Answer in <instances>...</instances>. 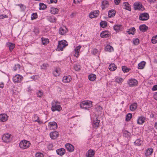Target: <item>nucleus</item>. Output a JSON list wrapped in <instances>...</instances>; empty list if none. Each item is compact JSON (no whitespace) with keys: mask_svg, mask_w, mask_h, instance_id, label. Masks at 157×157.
<instances>
[{"mask_svg":"<svg viewBox=\"0 0 157 157\" xmlns=\"http://www.w3.org/2000/svg\"><path fill=\"white\" fill-rule=\"evenodd\" d=\"M60 103L56 100H54L51 103V110L53 112L60 111L62 110V107L60 105Z\"/></svg>","mask_w":157,"mask_h":157,"instance_id":"nucleus-1","label":"nucleus"},{"mask_svg":"<svg viewBox=\"0 0 157 157\" xmlns=\"http://www.w3.org/2000/svg\"><path fill=\"white\" fill-rule=\"evenodd\" d=\"M92 106V102L88 100L83 101L80 104V107L82 109L87 110Z\"/></svg>","mask_w":157,"mask_h":157,"instance_id":"nucleus-2","label":"nucleus"},{"mask_svg":"<svg viewBox=\"0 0 157 157\" xmlns=\"http://www.w3.org/2000/svg\"><path fill=\"white\" fill-rule=\"evenodd\" d=\"M68 45L67 42L64 40H62L58 42V45L56 49L57 51H63L65 47Z\"/></svg>","mask_w":157,"mask_h":157,"instance_id":"nucleus-3","label":"nucleus"},{"mask_svg":"<svg viewBox=\"0 0 157 157\" xmlns=\"http://www.w3.org/2000/svg\"><path fill=\"white\" fill-rule=\"evenodd\" d=\"M30 142L28 140H23L19 143L20 147L22 149H26L29 148L30 146Z\"/></svg>","mask_w":157,"mask_h":157,"instance_id":"nucleus-4","label":"nucleus"},{"mask_svg":"<svg viewBox=\"0 0 157 157\" xmlns=\"http://www.w3.org/2000/svg\"><path fill=\"white\" fill-rule=\"evenodd\" d=\"M23 78V77L19 74H17L13 76L12 80L14 83L21 82Z\"/></svg>","mask_w":157,"mask_h":157,"instance_id":"nucleus-5","label":"nucleus"},{"mask_svg":"<svg viewBox=\"0 0 157 157\" xmlns=\"http://www.w3.org/2000/svg\"><path fill=\"white\" fill-rule=\"evenodd\" d=\"M138 82L137 80L134 78L129 79L127 81V83L129 86L132 87L137 86Z\"/></svg>","mask_w":157,"mask_h":157,"instance_id":"nucleus-6","label":"nucleus"},{"mask_svg":"<svg viewBox=\"0 0 157 157\" xmlns=\"http://www.w3.org/2000/svg\"><path fill=\"white\" fill-rule=\"evenodd\" d=\"M11 135L10 134H4L2 136V140L5 143H9L11 140Z\"/></svg>","mask_w":157,"mask_h":157,"instance_id":"nucleus-7","label":"nucleus"},{"mask_svg":"<svg viewBox=\"0 0 157 157\" xmlns=\"http://www.w3.org/2000/svg\"><path fill=\"white\" fill-rule=\"evenodd\" d=\"M149 18L148 14L146 13H141L139 16V19L141 21H144L147 20Z\"/></svg>","mask_w":157,"mask_h":157,"instance_id":"nucleus-8","label":"nucleus"},{"mask_svg":"<svg viewBox=\"0 0 157 157\" xmlns=\"http://www.w3.org/2000/svg\"><path fill=\"white\" fill-rule=\"evenodd\" d=\"M134 8L135 10H143L144 8L141 4L139 2H136L134 4Z\"/></svg>","mask_w":157,"mask_h":157,"instance_id":"nucleus-9","label":"nucleus"},{"mask_svg":"<svg viewBox=\"0 0 157 157\" xmlns=\"http://www.w3.org/2000/svg\"><path fill=\"white\" fill-rule=\"evenodd\" d=\"M48 126L50 129H55L57 128V124L56 123L55 121L49 122Z\"/></svg>","mask_w":157,"mask_h":157,"instance_id":"nucleus-10","label":"nucleus"},{"mask_svg":"<svg viewBox=\"0 0 157 157\" xmlns=\"http://www.w3.org/2000/svg\"><path fill=\"white\" fill-rule=\"evenodd\" d=\"M99 14V11L98 10H95L90 13L89 16L90 18H93L97 17Z\"/></svg>","mask_w":157,"mask_h":157,"instance_id":"nucleus-11","label":"nucleus"},{"mask_svg":"<svg viewBox=\"0 0 157 157\" xmlns=\"http://www.w3.org/2000/svg\"><path fill=\"white\" fill-rule=\"evenodd\" d=\"M65 146L67 150L69 152H72L74 150V147L70 144H66Z\"/></svg>","mask_w":157,"mask_h":157,"instance_id":"nucleus-12","label":"nucleus"},{"mask_svg":"<svg viewBox=\"0 0 157 157\" xmlns=\"http://www.w3.org/2000/svg\"><path fill=\"white\" fill-rule=\"evenodd\" d=\"M100 122V121L98 120L97 118L94 119L92 123L93 128H97L99 127Z\"/></svg>","mask_w":157,"mask_h":157,"instance_id":"nucleus-13","label":"nucleus"},{"mask_svg":"<svg viewBox=\"0 0 157 157\" xmlns=\"http://www.w3.org/2000/svg\"><path fill=\"white\" fill-rule=\"evenodd\" d=\"M82 47L81 46L79 45L76 47L74 49V52H75L74 56L77 58L78 57L80 50Z\"/></svg>","mask_w":157,"mask_h":157,"instance_id":"nucleus-14","label":"nucleus"},{"mask_svg":"<svg viewBox=\"0 0 157 157\" xmlns=\"http://www.w3.org/2000/svg\"><path fill=\"white\" fill-rule=\"evenodd\" d=\"M95 153L94 151L90 149L87 151L86 155V157H94Z\"/></svg>","mask_w":157,"mask_h":157,"instance_id":"nucleus-15","label":"nucleus"},{"mask_svg":"<svg viewBox=\"0 0 157 157\" xmlns=\"http://www.w3.org/2000/svg\"><path fill=\"white\" fill-rule=\"evenodd\" d=\"M146 118L142 116L139 117L137 120V123L138 124H142L145 121Z\"/></svg>","mask_w":157,"mask_h":157,"instance_id":"nucleus-16","label":"nucleus"},{"mask_svg":"<svg viewBox=\"0 0 157 157\" xmlns=\"http://www.w3.org/2000/svg\"><path fill=\"white\" fill-rule=\"evenodd\" d=\"M61 73L60 69L59 68H56L53 71V74L56 76H59Z\"/></svg>","mask_w":157,"mask_h":157,"instance_id":"nucleus-17","label":"nucleus"},{"mask_svg":"<svg viewBox=\"0 0 157 157\" xmlns=\"http://www.w3.org/2000/svg\"><path fill=\"white\" fill-rule=\"evenodd\" d=\"M110 35V32L108 31H102L100 34V36L102 38L108 37Z\"/></svg>","mask_w":157,"mask_h":157,"instance_id":"nucleus-18","label":"nucleus"},{"mask_svg":"<svg viewBox=\"0 0 157 157\" xmlns=\"http://www.w3.org/2000/svg\"><path fill=\"white\" fill-rule=\"evenodd\" d=\"M153 151V150L152 148H149L147 149L145 152V155L146 157L150 156Z\"/></svg>","mask_w":157,"mask_h":157,"instance_id":"nucleus-19","label":"nucleus"},{"mask_svg":"<svg viewBox=\"0 0 157 157\" xmlns=\"http://www.w3.org/2000/svg\"><path fill=\"white\" fill-rule=\"evenodd\" d=\"M8 116L5 113L0 114V121L5 122L8 120Z\"/></svg>","mask_w":157,"mask_h":157,"instance_id":"nucleus-20","label":"nucleus"},{"mask_svg":"<svg viewBox=\"0 0 157 157\" xmlns=\"http://www.w3.org/2000/svg\"><path fill=\"white\" fill-rule=\"evenodd\" d=\"M49 135L52 139H55L58 136L59 133L58 132L55 131L51 132Z\"/></svg>","mask_w":157,"mask_h":157,"instance_id":"nucleus-21","label":"nucleus"},{"mask_svg":"<svg viewBox=\"0 0 157 157\" xmlns=\"http://www.w3.org/2000/svg\"><path fill=\"white\" fill-rule=\"evenodd\" d=\"M71 79V77L70 75L65 76L63 77V81L64 83H68L70 82Z\"/></svg>","mask_w":157,"mask_h":157,"instance_id":"nucleus-22","label":"nucleus"},{"mask_svg":"<svg viewBox=\"0 0 157 157\" xmlns=\"http://www.w3.org/2000/svg\"><path fill=\"white\" fill-rule=\"evenodd\" d=\"M47 20L51 23H55L56 21V18L53 15L48 16L47 17Z\"/></svg>","mask_w":157,"mask_h":157,"instance_id":"nucleus-23","label":"nucleus"},{"mask_svg":"<svg viewBox=\"0 0 157 157\" xmlns=\"http://www.w3.org/2000/svg\"><path fill=\"white\" fill-rule=\"evenodd\" d=\"M109 5L108 2L106 0H104L102 2L101 7L102 10H104L108 7Z\"/></svg>","mask_w":157,"mask_h":157,"instance_id":"nucleus-24","label":"nucleus"},{"mask_svg":"<svg viewBox=\"0 0 157 157\" xmlns=\"http://www.w3.org/2000/svg\"><path fill=\"white\" fill-rule=\"evenodd\" d=\"M56 152L57 154L60 155H63L65 152V150L64 148H61L57 149Z\"/></svg>","mask_w":157,"mask_h":157,"instance_id":"nucleus-25","label":"nucleus"},{"mask_svg":"<svg viewBox=\"0 0 157 157\" xmlns=\"http://www.w3.org/2000/svg\"><path fill=\"white\" fill-rule=\"evenodd\" d=\"M116 13V11L115 10H110L108 11V16L109 17H113L115 16Z\"/></svg>","mask_w":157,"mask_h":157,"instance_id":"nucleus-26","label":"nucleus"},{"mask_svg":"<svg viewBox=\"0 0 157 157\" xmlns=\"http://www.w3.org/2000/svg\"><path fill=\"white\" fill-rule=\"evenodd\" d=\"M7 46L9 47L10 52L12 51L15 47V45L14 44L10 42H8L6 44Z\"/></svg>","mask_w":157,"mask_h":157,"instance_id":"nucleus-27","label":"nucleus"},{"mask_svg":"<svg viewBox=\"0 0 157 157\" xmlns=\"http://www.w3.org/2000/svg\"><path fill=\"white\" fill-rule=\"evenodd\" d=\"M67 31V29L65 27H60L59 30V33L61 35H63Z\"/></svg>","mask_w":157,"mask_h":157,"instance_id":"nucleus-28","label":"nucleus"},{"mask_svg":"<svg viewBox=\"0 0 157 157\" xmlns=\"http://www.w3.org/2000/svg\"><path fill=\"white\" fill-rule=\"evenodd\" d=\"M137 104L136 103H134L130 105L129 108L131 111H134L137 109Z\"/></svg>","mask_w":157,"mask_h":157,"instance_id":"nucleus-29","label":"nucleus"},{"mask_svg":"<svg viewBox=\"0 0 157 157\" xmlns=\"http://www.w3.org/2000/svg\"><path fill=\"white\" fill-rule=\"evenodd\" d=\"M123 8L129 11H131V10L130 5L127 2H124V3Z\"/></svg>","mask_w":157,"mask_h":157,"instance_id":"nucleus-30","label":"nucleus"},{"mask_svg":"<svg viewBox=\"0 0 157 157\" xmlns=\"http://www.w3.org/2000/svg\"><path fill=\"white\" fill-rule=\"evenodd\" d=\"M148 29V27L145 25H140L139 26V29L142 32H144L146 31Z\"/></svg>","mask_w":157,"mask_h":157,"instance_id":"nucleus-31","label":"nucleus"},{"mask_svg":"<svg viewBox=\"0 0 157 157\" xmlns=\"http://www.w3.org/2000/svg\"><path fill=\"white\" fill-rule=\"evenodd\" d=\"M143 142V140L141 138H140L137 139L134 142V144L137 146H140Z\"/></svg>","mask_w":157,"mask_h":157,"instance_id":"nucleus-32","label":"nucleus"},{"mask_svg":"<svg viewBox=\"0 0 157 157\" xmlns=\"http://www.w3.org/2000/svg\"><path fill=\"white\" fill-rule=\"evenodd\" d=\"M105 51L111 52L113 51V48L110 45H107L105 47Z\"/></svg>","mask_w":157,"mask_h":157,"instance_id":"nucleus-33","label":"nucleus"},{"mask_svg":"<svg viewBox=\"0 0 157 157\" xmlns=\"http://www.w3.org/2000/svg\"><path fill=\"white\" fill-rule=\"evenodd\" d=\"M135 30L136 29L134 27H132L128 29L127 32L128 34L133 35L135 33Z\"/></svg>","mask_w":157,"mask_h":157,"instance_id":"nucleus-34","label":"nucleus"},{"mask_svg":"<svg viewBox=\"0 0 157 157\" xmlns=\"http://www.w3.org/2000/svg\"><path fill=\"white\" fill-rule=\"evenodd\" d=\"M58 9L56 8L52 7L51 8L50 12L52 14H55L58 13Z\"/></svg>","mask_w":157,"mask_h":157,"instance_id":"nucleus-35","label":"nucleus"},{"mask_svg":"<svg viewBox=\"0 0 157 157\" xmlns=\"http://www.w3.org/2000/svg\"><path fill=\"white\" fill-rule=\"evenodd\" d=\"M115 82L119 84H121L123 82L124 79L122 78L116 76L115 78Z\"/></svg>","mask_w":157,"mask_h":157,"instance_id":"nucleus-36","label":"nucleus"},{"mask_svg":"<svg viewBox=\"0 0 157 157\" xmlns=\"http://www.w3.org/2000/svg\"><path fill=\"white\" fill-rule=\"evenodd\" d=\"M42 44L44 45H46L49 42V40L48 38L44 37L41 38Z\"/></svg>","mask_w":157,"mask_h":157,"instance_id":"nucleus-37","label":"nucleus"},{"mask_svg":"<svg viewBox=\"0 0 157 157\" xmlns=\"http://www.w3.org/2000/svg\"><path fill=\"white\" fill-rule=\"evenodd\" d=\"M146 63L144 61L141 62L138 64V68L139 69H143Z\"/></svg>","mask_w":157,"mask_h":157,"instance_id":"nucleus-38","label":"nucleus"},{"mask_svg":"<svg viewBox=\"0 0 157 157\" xmlns=\"http://www.w3.org/2000/svg\"><path fill=\"white\" fill-rule=\"evenodd\" d=\"M109 69L111 71H113L117 69V67L116 65L114 64H111L109 65Z\"/></svg>","mask_w":157,"mask_h":157,"instance_id":"nucleus-39","label":"nucleus"},{"mask_svg":"<svg viewBox=\"0 0 157 157\" xmlns=\"http://www.w3.org/2000/svg\"><path fill=\"white\" fill-rule=\"evenodd\" d=\"M96 75L93 74L90 75L88 76V78L89 80L92 81H94L96 79Z\"/></svg>","mask_w":157,"mask_h":157,"instance_id":"nucleus-40","label":"nucleus"},{"mask_svg":"<svg viewBox=\"0 0 157 157\" xmlns=\"http://www.w3.org/2000/svg\"><path fill=\"white\" fill-rule=\"evenodd\" d=\"M16 5L20 7L21 11H24L26 8V6L21 4H16Z\"/></svg>","mask_w":157,"mask_h":157,"instance_id":"nucleus-41","label":"nucleus"},{"mask_svg":"<svg viewBox=\"0 0 157 157\" xmlns=\"http://www.w3.org/2000/svg\"><path fill=\"white\" fill-rule=\"evenodd\" d=\"M40 8L39 9L40 10H44L45 9L46 7V6L43 3H40L39 4Z\"/></svg>","mask_w":157,"mask_h":157,"instance_id":"nucleus-42","label":"nucleus"},{"mask_svg":"<svg viewBox=\"0 0 157 157\" xmlns=\"http://www.w3.org/2000/svg\"><path fill=\"white\" fill-rule=\"evenodd\" d=\"M132 117V114L131 113H128L126 117L125 120L127 121H129Z\"/></svg>","mask_w":157,"mask_h":157,"instance_id":"nucleus-43","label":"nucleus"},{"mask_svg":"<svg viewBox=\"0 0 157 157\" xmlns=\"http://www.w3.org/2000/svg\"><path fill=\"white\" fill-rule=\"evenodd\" d=\"M151 41L153 44H155L157 43V35L152 37Z\"/></svg>","mask_w":157,"mask_h":157,"instance_id":"nucleus-44","label":"nucleus"},{"mask_svg":"<svg viewBox=\"0 0 157 157\" xmlns=\"http://www.w3.org/2000/svg\"><path fill=\"white\" fill-rule=\"evenodd\" d=\"M36 94L37 97L41 98L43 95V92L42 90H39L36 93Z\"/></svg>","mask_w":157,"mask_h":157,"instance_id":"nucleus-45","label":"nucleus"},{"mask_svg":"<svg viewBox=\"0 0 157 157\" xmlns=\"http://www.w3.org/2000/svg\"><path fill=\"white\" fill-rule=\"evenodd\" d=\"M48 66V63H43L40 66L41 69L44 70L46 69Z\"/></svg>","mask_w":157,"mask_h":157,"instance_id":"nucleus-46","label":"nucleus"},{"mask_svg":"<svg viewBox=\"0 0 157 157\" xmlns=\"http://www.w3.org/2000/svg\"><path fill=\"white\" fill-rule=\"evenodd\" d=\"M100 25L102 28H105L107 26V24L105 21H103L100 22Z\"/></svg>","mask_w":157,"mask_h":157,"instance_id":"nucleus-47","label":"nucleus"},{"mask_svg":"<svg viewBox=\"0 0 157 157\" xmlns=\"http://www.w3.org/2000/svg\"><path fill=\"white\" fill-rule=\"evenodd\" d=\"M121 25H115L113 26V28L114 30H116V31H117L120 30L121 27Z\"/></svg>","mask_w":157,"mask_h":157,"instance_id":"nucleus-48","label":"nucleus"},{"mask_svg":"<svg viewBox=\"0 0 157 157\" xmlns=\"http://www.w3.org/2000/svg\"><path fill=\"white\" fill-rule=\"evenodd\" d=\"M133 43L134 45H137L139 43V40L138 38L134 39L133 41Z\"/></svg>","mask_w":157,"mask_h":157,"instance_id":"nucleus-49","label":"nucleus"},{"mask_svg":"<svg viewBox=\"0 0 157 157\" xmlns=\"http://www.w3.org/2000/svg\"><path fill=\"white\" fill-rule=\"evenodd\" d=\"M122 71L124 72H127L129 71L130 69L127 68L125 66H123L122 67Z\"/></svg>","mask_w":157,"mask_h":157,"instance_id":"nucleus-50","label":"nucleus"},{"mask_svg":"<svg viewBox=\"0 0 157 157\" xmlns=\"http://www.w3.org/2000/svg\"><path fill=\"white\" fill-rule=\"evenodd\" d=\"M37 15L36 13H34L32 14L31 16V19L32 20H33L37 18Z\"/></svg>","mask_w":157,"mask_h":157,"instance_id":"nucleus-51","label":"nucleus"},{"mask_svg":"<svg viewBox=\"0 0 157 157\" xmlns=\"http://www.w3.org/2000/svg\"><path fill=\"white\" fill-rule=\"evenodd\" d=\"M81 67L79 65H76L74 66V69L77 71H79L80 70Z\"/></svg>","mask_w":157,"mask_h":157,"instance_id":"nucleus-52","label":"nucleus"},{"mask_svg":"<svg viewBox=\"0 0 157 157\" xmlns=\"http://www.w3.org/2000/svg\"><path fill=\"white\" fill-rule=\"evenodd\" d=\"M20 65L18 64H15L14 67H13V69L14 71H16L18 69H20Z\"/></svg>","mask_w":157,"mask_h":157,"instance_id":"nucleus-53","label":"nucleus"},{"mask_svg":"<svg viewBox=\"0 0 157 157\" xmlns=\"http://www.w3.org/2000/svg\"><path fill=\"white\" fill-rule=\"evenodd\" d=\"M34 121L35 122H37L39 123H40V121L39 120V117L38 116L35 115L34 117Z\"/></svg>","mask_w":157,"mask_h":157,"instance_id":"nucleus-54","label":"nucleus"},{"mask_svg":"<svg viewBox=\"0 0 157 157\" xmlns=\"http://www.w3.org/2000/svg\"><path fill=\"white\" fill-rule=\"evenodd\" d=\"M36 157H44V155L43 154L40 152H38L35 154Z\"/></svg>","mask_w":157,"mask_h":157,"instance_id":"nucleus-55","label":"nucleus"},{"mask_svg":"<svg viewBox=\"0 0 157 157\" xmlns=\"http://www.w3.org/2000/svg\"><path fill=\"white\" fill-rule=\"evenodd\" d=\"M33 32L36 35H37L39 33V30L38 29L35 28L33 30Z\"/></svg>","mask_w":157,"mask_h":157,"instance_id":"nucleus-56","label":"nucleus"},{"mask_svg":"<svg viewBox=\"0 0 157 157\" xmlns=\"http://www.w3.org/2000/svg\"><path fill=\"white\" fill-rule=\"evenodd\" d=\"M57 2V0H47V2L49 3H56Z\"/></svg>","mask_w":157,"mask_h":157,"instance_id":"nucleus-57","label":"nucleus"},{"mask_svg":"<svg viewBox=\"0 0 157 157\" xmlns=\"http://www.w3.org/2000/svg\"><path fill=\"white\" fill-rule=\"evenodd\" d=\"M95 109L98 112H99L102 110V108L100 106L98 105L95 108Z\"/></svg>","mask_w":157,"mask_h":157,"instance_id":"nucleus-58","label":"nucleus"},{"mask_svg":"<svg viewBox=\"0 0 157 157\" xmlns=\"http://www.w3.org/2000/svg\"><path fill=\"white\" fill-rule=\"evenodd\" d=\"M47 147L48 149L51 150L53 147V145L52 143H49Z\"/></svg>","mask_w":157,"mask_h":157,"instance_id":"nucleus-59","label":"nucleus"},{"mask_svg":"<svg viewBox=\"0 0 157 157\" xmlns=\"http://www.w3.org/2000/svg\"><path fill=\"white\" fill-rule=\"evenodd\" d=\"M7 17H8V16L6 15L2 14L0 15V19H3Z\"/></svg>","mask_w":157,"mask_h":157,"instance_id":"nucleus-60","label":"nucleus"},{"mask_svg":"<svg viewBox=\"0 0 157 157\" xmlns=\"http://www.w3.org/2000/svg\"><path fill=\"white\" fill-rule=\"evenodd\" d=\"M151 89L152 91H155L157 90V85L154 86Z\"/></svg>","mask_w":157,"mask_h":157,"instance_id":"nucleus-61","label":"nucleus"},{"mask_svg":"<svg viewBox=\"0 0 157 157\" xmlns=\"http://www.w3.org/2000/svg\"><path fill=\"white\" fill-rule=\"evenodd\" d=\"M154 98L156 100H157V92H155L153 94Z\"/></svg>","mask_w":157,"mask_h":157,"instance_id":"nucleus-62","label":"nucleus"},{"mask_svg":"<svg viewBox=\"0 0 157 157\" xmlns=\"http://www.w3.org/2000/svg\"><path fill=\"white\" fill-rule=\"evenodd\" d=\"M98 52V50L96 49H94L93 50L92 53L94 55H95Z\"/></svg>","mask_w":157,"mask_h":157,"instance_id":"nucleus-63","label":"nucleus"},{"mask_svg":"<svg viewBox=\"0 0 157 157\" xmlns=\"http://www.w3.org/2000/svg\"><path fill=\"white\" fill-rule=\"evenodd\" d=\"M121 0H114V3L116 5H118L119 4Z\"/></svg>","mask_w":157,"mask_h":157,"instance_id":"nucleus-64","label":"nucleus"}]
</instances>
